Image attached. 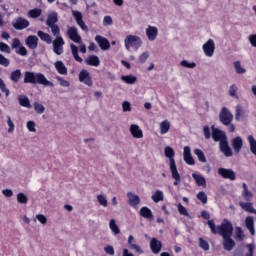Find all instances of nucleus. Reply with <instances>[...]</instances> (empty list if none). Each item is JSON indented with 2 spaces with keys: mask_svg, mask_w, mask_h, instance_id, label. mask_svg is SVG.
Masks as SVG:
<instances>
[{
  "mask_svg": "<svg viewBox=\"0 0 256 256\" xmlns=\"http://www.w3.org/2000/svg\"><path fill=\"white\" fill-rule=\"evenodd\" d=\"M122 109L124 113H127V111H131V103H129L128 101L123 102Z\"/></svg>",
  "mask_w": 256,
  "mask_h": 256,
  "instance_id": "obj_61",
  "label": "nucleus"
},
{
  "mask_svg": "<svg viewBox=\"0 0 256 256\" xmlns=\"http://www.w3.org/2000/svg\"><path fill=\"white\" fill-rule=\"evenodd\" d=\"M24 83H31L32 85H44L45 87H55L53 82L47 80L45 75L42 73H34L30 71H26L24 74Z\"/></svg>",
  "mask_w": 256,
  "mask_h": 256,
  "instance_id": "obj_4",
  "label": "nucleus"
},
{
  "mask_svg": "<svg viewBox=\"0 0 256 256\" xmlns=\"http://www.w3.org/2000/svg\"><path fill=\"white\" fill-rule=\"evenodd\" d=\"M95 41L99 45L102 51H109L111 49V43L109 40L101 35L95 36Z\"/></svg>",
  "mask_w": 256,
  "mask_h": 256,
  "instance_id": "obj_12",
  "label": "nucleus"
},
{
  "mask_svg": "<svg viewBox=\"0 0 256 256\" xmlns=\"http://www.w3.org/2000/svg\"><path fill=\"white\" fill-rule=\"evenodd\" d=\"M151 199L152 201H154V203H159L160 201H163L164 199L163 191L156 190V192L152 195Z\"/></svg>",
  "mask_w": 256,
  "mask_h": 256,
  "instance_id": "obj_36",
  "label": "nucleus"
},
{
  "mask_svg": "<svg viewBox=\"0 0 256 256\" xmlns=\"http://www.w3.org/2000/svg\"><path fill=\"white\" fill-rule=\"evenodd\" d=\"M183 159L187 165H195V159L193 158V155H191V147H184Z\"/></svg>",
  "mask_w": 256,
  "mask_h": 256,
  "instance_id": "obj_17",
  "label": "nucleus"
},
{
  "mask_svg": "<svg viewBox=\"0 0 256 256\" xmlns=\"http://www.w3.org/2000/svg\"><path fill=\"white\" fill-rule=\"evenodd\" d=\"M37 35L41 39V41H44V43H47V45H51V43H53V37H51V35H49V33L39 30L37 32Z\"/></svg>",
  "mask_w": 256,
  "mask_h": 256,
  "instance_id": "obj_26",
  "label": "nucleus"
},
{
  "mask_svg": "<svg viewBox=\"0 0 256 256\" xmlns=\"http://www.w3.org/2000/svg\"><path fill=\"white\" fill-rule=\"evenodd\" d=\"M109 227L114 235H119V233H121V230L119 229V226H117V222L115 221V219L110 220Z\"/></svg>",
  "mask_w": 256,
  "mask_h": 256,
  "instance_id": "obj_38",
  "label": "nucleus"
},
{
  "mask_svg": "<svg viewBox=\"0 0 256 256\" xmlns=\"http://www.w3.org/2000/svg\"><path fill=\"white\" fill-rule=\"evenodd\" d=\"M169 129H171V124L169 123V121L164 120L163 122H161L160 124L161 135H165L166 133H169Z\"/></svg>",
  "mask_w": 256,
  "mask_h": 256,
  "instance_id": "obj_33",
  "label": "nucleus"
},
{
  "mask_svg": "<svg viewBox=\"0 0 256 256\" xmlns=\"http://www.w3.org/2000/svg\"><path fill=\"white\" fill-rule=\"evenodd\" d=\"M57 21H59V19L57 18V13L50 14L46 20V25L48 27H51L53 25H56L55 23H57Z\"/></svg>",
  "mask_w": 256,
  "mask_h": 256,
  "instance_id": "obj_34",
  "label": "nucleus"
},
{
  "mask_svg": "<svg viewBox=\"0 0 256 256\" xmlns=\"http://www.w3.org/2000/svg\"><path fill=\"white\" fill-rule=\"evenodd\" d=\"M232 147L235 153H239L243 149V139L239 136L232 139Z\"/></svg>",
  "mask_w": 256,
  "mask_h": 256,
  "instance_id": "obj_23",
  "label": "nucleus"
},
{
  "mask_svg": "<svg viewBox=\"0 0 256 256\" xmlns=\"http://www.w3.org/2000/svg\"><path fill=\"white\" fill-rule=\"evenodd\" d=\"M150 249L154 255H159V253H161V249H163V242L157 238H151Z\"/></svg>",
  "mask_w": 256,
  "mask_h": 256,
  "instance_id": "obj_14",
  "label": "nucleus"
},
{
  "mask_svg": "<svg viewBox=\"0 0 256 256\" xmlns=\"http://www.w3.org/2000/svg\"><path fill=\"white\" fill-rule=\"evenodd\" d=\"M208 227L213 235H220L222 237V246L224 251H233L235 248V240H233V224L224 219L222 223L215 226V220H208Z\"/></svg>",
  "mask_w": 256,
  "mask_h": 256,
  "instance_id": "obj_1",
  "label": "nucleus"
},
{
  "mask_svg": "<svg viewBox=\"0 0 256 256\" xmlns=\"http://www.w3.org/2000/svg\"><path fill=\"white\" fill-rule=\"evenodd\" d=\"M11 48L16 49L17 55H21L22 57L27 56V48L21 44L19 38L12 39Z\"/></svg>",
  "mask_w": 256,
  "mask_h": 256,
  "instance_id": "obj_8",
  "label": "nucleus"
},
{
  "mask_svg": "<svg viewBox=\"0 0 256 256\" xmlns=\"http://www.w3.org/2000/svg\"><path fill=\"white\" fill-rule=\"evenodd\" d=\"M194 154L198 157V161H200V163H205L207 161V157H205L203 150L196 148L194 150Z\"/></svg>",
  "mask_w": 256,
  "mask_h": 256,
  "instance_id": "obj_35",
  "label": "nucleus"
},
{
  "mask_svg": "<svg viewBox=\"0 0 256 256\" xmlns=\"http://www.w3.org/2000/svg\"><path fill=\"white\" fill-rule=\"evenodd\" d=\"M67 35L71 41L74 43H81V35H79V31L75 26L68 27L67 29Z\"/></svg>",
  "mask_w": 256,
  "mask_h": 256,
  "instance_id": "obj_13",
  "label": "nucleus"
},
{
  "mask_svg": "<svg viewBox=\"0 0 256 256\" xmlns=\"http://www.w3.org/2000/svg\"><path fill=\"white\" fill-rule=\"evenodd\" d=\"M104 251L108 255H115V249L111 245H108V246L104 247Z\"/></svg>",
  "mask_w": 256,
  "mask_h": 256,
  "instance_id": "obj_60",
  "label": "nucleus"
},
{
  "mask_svg": "<svg viewBox=\"0 0 256 256\" xmlns=\"http://www.w3.org/2000/svg\"><path fill=\"white\" fill-rule=\"evenodd\" d=\"M249 42L253 47H256V34H252L249 36Z\"/></svg>",
  "mask_w": 256,
  "mask_h": 256,
  "instance_id": "obj_64",
  "label": "nucleus"
},
{
  "mask_svg": "<svg viewBox=\"0 0 256 256\" xmlns=\"http://www.w3.org/2000/svg\"><path fill=\"white\" fill-rule=\"evenodd\" d=\"M197 199L203 203V205H206L207 203V194L205 192L201 191L197 194Z\"/></svg>",
  "mask_w": 256,
  "mask_h": 256,
  "instance_id": "obj_53",
  "label": "nucleus"
},
{
  "mask_svg": "<svg viewBox=\"0 0 256 256\" xmlns=\"http://www.w3.org/2000/svg\"><path fill=\"white\" fill-rule=\"evenodd\" d=\"M76 23H77V25L80 26V28L82 29V31H85V32L89 31V28L87 27V25L85 24V22L83 21V19H82V20H78V22H76Z\"/></svg>",
  "mask_w": 256,
  "mask_h": 256,
  "instance_id": "obj_62",
  "label": "nucleus"
},
{
  "mask_svg": "<svg viewBox=\"0 0 256 256\" xmlns=\"http://www.w3.org/2000/svg\"><path fill=\"white\" fill-rule=\"evenodd\" d=\"M53 52L56 55H63V45H65V40H63L62 36H57L53 41Z\"/></svg>",
  "mask_w": 256,
  "mask_h": 256,
  "instance_id": "obj_7",
  "label": "nucleus"
},
{
  "mask_svg": "<svg viewBox=\"0 0 256 256\" xmlns=\"http://www.w3.org/2000/svg\"><path fill=\"white\" fill-rule=\"evenodd\" d=\"M180 65L182 67H186V69H195V67H197V64L195 62H188L187 60L181 61Z\"/></svg>",
  "mask_w": 256,
  "mask_h": 256,
  "instance_id": "obj_45",
  "label": "nucleus"
},
{
  "mask_svg": "<svg viewBox=\"0 0 256 256\" xmlns=\"http://www.w3.org/2000/svg\"><path fill=\"white\" fill-rule=\"evenodd\" d=\"M235 239L237 241H243V239H245V234L243 233V229L241 227H236Z\"/></svg>",
  "mask_w": 256,
  "mask_h": 256,
  "instance_id": "obj_41",
  "label": "nucleus"
},
{
  "mask_svg": "<svg viewBox=\"0 0 256 256\" xmlns=\"http://www.w3.org/2000/svg\"><path fill=\"white\" fill-rule=\"evenodd\" d=\"M28 49L35 50L39 46V38L35 35H30L25 39Z\"/></svg>",
  "mask_w": 256,
  "mask_h": 256,
  "instance_id": "obj_16",
  "label": "nucleus"
},
{
  "mask_svg": "<svg viewBox=\"0 0 256 256\" xmlns=\"http://www.w3.org/2000/svg\"><path fill=\"white\" fill-rule=\"evenodd\" d=\"M124 45L127 51H130L131 49H135V51H137L139 47L143 45V41L139 36L128 35L124 40Z\"/></svg>",
  "mask_w": 256,
  "mask_h": 256,
  "instance_id": "obj_5",
  "label": "nucleus"
},
{
  "mask_svg": "<svg viewBox=\"0 0 256 256\" xmlns=\"http://www.w3.org/2000/svg\"><path fill=\"white\" fill-rule=\"evenodd\" d=\"M202 49L206 57H213L215 53V42L213 39H209L206 43H204Z\"/></svg>",
  "mask_w": 256,
  "mask_h": 256,
  "instance_id": "obj_11",
  "label": "nucleus"
},
{
  "mask_svg": "<svg viewBox=\"0 0 256 256\" xmlns=\"http://www.w3.org/2000/svg\"><path fill=\"white\" fill-rule=\"evenodd\" d=\"M237 85L233 84L230 86L229 89V95L230 97H235V99H239V96H237Z\"/></svg>",
  "mask_w": 256,
  "mask_h": 256,
  "instance_id": "obj_49",
  "label": "nucleus"
},
{
  "mask_svg": "<svg viewBox=\"0 0 256 256\" xmlns=\"http://www.w3.org/2000/svg\"><path fill=\"white\" fill-rule=\"evenodd\" d=\"M50 29L54 37H61V29L59 28V25L54 24L50 26Z\"/></svg>",
  "mask_w": 256,
  "mask_h": 256,
  "instance_id": "obj_44",
  "label": "nucleus"
},
{
  "mask_svg": "<svg viewBox=\"0 0 256 256\" xmlns=\"http://www.w3.org/2000/svg\"><path fill=\"white\" fill-rule=\"evenodd\" d=\"M192 177L198 187H207V180L200 174L193 173Z\"/></svg>",
  "mask_w": 256,
  "mask_h": 256,
  "instance_id": "obj_25",
  "label": "nucleus"
},
{
  "mask_svg": "<svg viewBox=\"0 0 256 256\" xmlns=\"http://www.w3.org/2000/svg\"><path fill=\"white\" fill-rule=\"evenodd\" d=\"M248 253L245 256H253V251H255V246L253 244H247Z\"/></svg>",
  "mask_w": 256,
  "mask_h": 256,
  "instance_id": "obj_63",
  "label": "nucleus"
},
{
  "mask_svg": "<svg viewBox=\"0 0 256 256\" xmlns=\"http://www.w3.org/2000/svg\"><path fill=\"white\" fill-rule=\"evenodd\" d=\"M97 201L102 207H107L108 205L107 198L103 194L97 196Z\"/></svg>",
  "mask_w": 256,
  "mask_h": 256,
  "instance_id": "obj_47",
  "label": "nucleus"
},
{
  "mask_svg": "<svg viewBox=\"0 0 256 256\" xmlns=\"http://www.w3.org/2000/svg\"><path fill=\"white\" fill-rule=\"evenodd\" d=\"M41 9L39 8H35V9H32L28 12V15L29 17H31L32 19H37V17H41Z\"/></svg>",
  "mask_w": 256,
  "mask_h": 256,
  "instance_id": "obj_42",
  "label": "nucleus"
},
{
  "mask_svg": "<svg viewBox=\"0 0 256 256\" xmlns=\"http://www.w3.org/2000/svg\"><path fill=\"white\" fill-rule=\"evenodd\" d=\"M17 201L22 205H26V203L29 202V198H27V195H25L23 192H20L17 194Z\"/></svg>",
  "mask_w": 256,
  "mask_h": 256,
  "instance_id": "obj_40",
  "label": "nucleus"
},
{
  "mask_svg": "<svg viewBox=\"0 0 256 256\" xmlns=\"http://www.w3.org/2000/svg\"><path fill=\"white\" fill-rule=\"evenodd\" d=\"M149 59V52H144L139 56V63H145Z\"/></svg>",
  "mask_w": 256,
  "mask_h": 256,
  "instance_id": "obj_57",
  "label": "nucleus"
},
{
  "mask_svg": "<svg viewBox=\"0 0 256 256\" xmlns=\"http://www.w3.org/2000/svg\"><path fill=\"white\" fill-rule=\"evenodd\" d=\"M0 51L2 53H11V47H9L5 42H0Z\"/></svg>",
  "mask_w": 256,
  "mask_h": 256,
  "instance_id": "obj_54",
  "label": "nucleus"
},
{
  "mask_svg": "<svg viewBox=\"0 0 256 256\" xmlns=\"http://www.w3.org/2000/svg\"><path fill=\"white\" fill-rule=\"evenodd\" d=\"M56 79H57V81H59L61 87H69V85H70L69 81L63 79V77L57 76Z\"/></svg>",
  "mask_w": 256,
  "mask_h": 256,
  "instance_id": "obj_56",
  "label": "nucleus"
},
{
  "mask_svg": "<svg viewBox=\"0 0 256 256\" xmlns=\"http://www.w3.org/2000/svg\"><path fill=\"white\" fill-rule=\"evenodd\" d=\"M70 49L72 51V55H73L75 61H77L78 63H83V58H81V56H79V48L77 46H75V44H71Z\"/></svg>",
  "mask_w": 256,
  "mask_h": 256,
  "instance_id": "obj_31",
  "label": "nucleus"
},
{
  "mask_svg": "<svg viewBox=\"0 0 256 256\" xmlns=\"http://www.w3.org/2000/svg\"><path fill=\"white\" fill-rule=\"evenodd\" d=\"M19 104L21 107L31 108V102H29V98L27 96H22L18 98Z\"/></svg>",
  "mask_w": 256,
  "mask_h": 256,
  "instance_id": "obj_39",
  "label": "nucleus"
},
{
  "mask_svg": "<svg viewBox=\"0 0 256 256\" xmlns=\"http://www.w3.org/2000/svg\"><path fill=\"white\" fill-rule=\"evenodd\" d=\"M54 67L59 75H67V67L63 63V61H56L54 63Z\"/></svg>",
  "mask_w": 256,
  "mask_h": 256,
  "instance_id": "obj_27",
  "label": "nucleus"
},
{
  "mask_svg": "<svg viewBox=\"0 0 256 256\" xmlns=\"http://www.w3.org/2000/svg\"><path fill=\"white\" fill-rule=\"evenodd\" d=\"M79 82L84 83L87 87H93V78H91V74L87 70L80 71Z\"/></svg>",
  "mask_w": 256,
  "mask_h": 256,
  "instance_id": "obj_10",
  "label": "nucleus"
},
{
  "mask_svg": "<svg viewBox=\"0 0 256 256\" xmlns=\"http://www.w3.org/2000/svg\"><path fill=\"white\" fill-rule=\"evenodd\" d=\"M27 129H28V131H30L31 133H35V131H37V130L35 129V122H33V121H28V122H27Z\"/></svg>",
  "mask_w": 256,
  "mask_h": 256,
  "instance_id": "obj_58",
  "label": "nucleus"
},
{
  "mask_svg": "<svg viewBox=\"0 0 256 256\" xmlns=\"http://www.w3.org/2000/svg\"><path fill=\"white\" fill-rule=\"evenodd\" d=\"M121 79L124 83H127V85H134V83H137V77L133 75L122 76Z\"/></svg>",
  "mask_w": 256,
  "mask_h": 256,
  "instance_id": "obj_37",
  "label": "nucleus"
},
{
  "mask_svg": "<svg viewBox=\"0 0 256 256\" xmlns=\"http://www.w3.org/2000/svg\"><path fill=\"white\" fill-rule=\"evenodd\" d=\"M218 175H220L222 179H229L230 181H235V179H237V174H235L233 169L218 168Z\"/></svg>",
  "mask_w": 256,
  "mask_h": 256,
  "instance_id": "obj_9",
  "label": "nucleus"
},
{
  "mask_svg": "<svg viewBox=\"0 0 256 256\" xmlns=\"http://www.w3.org/2000/svg\"><path fill=\"white\" fill-rule=\"evenodd\" d=\"M164 155L169 159V167L170 171L172 173V178L175 180L174 185L177 186L179 183H181V175L179 174V171L177 170V164L175 163V150L171 148V146H167L164 149Z\"/></svg>",
  "mask_w": 256,
  "mask_h": 256,
  "instance_id": "obj_3",
  "label": "nucleus"
},
{
  "mask_svg": "<svg viewBox=\"0 0 256 256\" xmlns=\"http://www.w3.org/2000/svg\"><path fill=\"white\" fill-rule=\"evenodd\" d=\"M140 215L141 217H144V219H149L150 221H153V212L147 206H144L140 209Z\"/></svg>",
  "mask_w": 256,
  "mask_h": 256,
  "instance_id": "obj_28",
  "label": "nucleus"
},
{
  "mask_svg": "<svg viewBox=\"0 0 256 256\" xmlns=\"http://www.w3.org/2000/svg\"><path fill=\"white\" fill-rule=\"evenodd\" d=\"M128 245L130 249H133L134 251H136V253H143V249H141V246L135 243V237H133V235H130L128 237Z\"/></svg>",
  "mask_w": 256,
  "mask_h": 256,
  "instance_id": "obj_24",
  "label": "nucleus"
},
{
  "mask_svg": "<svg viewBox=\"0 0 256 256\" xmlns=\"http://www.w3.org/2000/svg\"><path fill=\"white\" fill-rule=\"evenodd\" d=\"M14 29L17 31H23V29H27L29 27V20L25 18L18 17L13 23H12Z\"/></svg>",
  "mask_w": 256,
  "mask_h": 256,
  "instance_id": "obj_15",
  "label": "nucleus"
},
{
  "mask_svg": "<svg viewBox=\"0 0 256 256\" xmlns=\"http://www.w3.org/2000/svg\"><path fill=\"white\" fill-rule=\"evenodd\" d=\"M0 65L3 67H9L11 65V61L3 56V54H0Z\"/></svg>",
  "mask_w": 256,
  "mask_h": 256,
  "instance_id": "obj_55",
  "label": "nucleus"
},
{
  "mask_svg": "<svg viewBox=\"0 0 256 256\" xmlns=\"http://www.w3.org/2000/svg\"><path fill=\"white\" fill-rule=\"evenodd\" d=\"M130 133L134 137V139H142L143 137V130L139 128V125L137 124H132L130 126Z\"/></svg>",
  "mask_w": 256,
  "mask_h": 256,
  "instance_id": "obj_21",
  "label": "nucleus"
},
{
  "mask_svg": "<svg viewBox=\"0 0 256 256\" xmlns=\"http://www.w3.org/2000/svg\"><path fill=\"white\" fill-rule=\"evenodd\" d=\"M0 89L2 93H5L6 97H9V89H7V86L5 85V81H3L2 78H0Z\"/></svg>",
  "mask_w": 256,
  "mask_h": 256,
  "instance_id": "obj_51",
  "label": "nucleus"
},
{
  "mask_svg": "<svg viewBox=\"0 0 256 256\" xmlns=\"http://www.w3.org/2000/svg\"><path fill=\"white\" fill-rule=\"evenodd\" d=\"M84 61L90 67H99L101 65V60H99V56L97 55H90Z\"/></svg>",
  "mask_w": 256,
  "mask_h": 256,
  "instance_id": "obj_18",
  "label": "nucleus"
},
{
  "mask_svg": "<svg viewBox=\"0 0 256 256\" xmlns=\"http://www.w3.org/2000/svg\"><path fill=\"white\" fill-rule=\"evenodd\" d=\"M212 139L216 142L219 141V149L221 153H223L224 157H233V150L229 146L227 136L223 131L215 128V126H212Z\"/></svg>",
  "mask_w": 256,
  "mask_h": 256,
  "instance_id": "obj_2",
  "label": "nucleus"
},
{
  "mask_svg": "<svg viewBox=\"0 0 256 256\" xmlns=\"http://www.w3.org/2000/svg\"><path fill=\"white\" fill-rule=\"evenodd\" d=\"M146 35L149 41H155V39H157V35H159V30L155 26H148L146 29Z\"/></svg>",
  "mask_w": 256,
  "mask_h": 256,
  "instance_id": "obj_19",
  "label": "nucleus"
},
{
  "mask_svg": "<svg viewBox=\"0 0 256 256\" xmlns=\"http://www.w3.org/2000/svg\"><path fill=\"white\" fill-rule=\"evenodd\" d=\"M7 125H8V133H13L15 131V123L11 120V116H7Z\"/></svg>",
  "mask_w": 256,
  "mask_h": 256,
  "instance_id": "obj_52",
  "label": "nucleus"
},
{
  "mask_svg": "<svg viewBox=\"0 0 256 256\" xmlns=\"http://www.w3.org/2000/svg\"><path fill=\"white\" fill-rule=\"evenodd\" d=\"M177 207L180 215H184V217H189V212L187 211V208L183 206V204L179 203Z\"/></svg>",
  "mask_w": 256,
  "mask_h": 256,
  "instance_id": "obj_50",
  "label": "nucleus"
},
{
  "mask_svg": "<svg viewBox=\"0 0 256 256\" xmlns=\"http://www.w3.org/2000/svg\"><path fill=\"white\" fill-rule=\"evenodd\" d=\"M239 206L247 213L256 214V210L253 207V203H251V202H239Z\"/></svg>",
  "mask_w": 256,
  "mask_h": 256,
  "instance_id": "obj_30",
  "label": "nucleus"
},
{
  "mask_svg": "<svg viewBox=\"0 0 256 256\" xmlns=\"http://www.w3.org/2000/svg\"><path fill=\"white\" fill-rule=\"evenodd\" d=\"M245 226L251 235H255V221L253 220V217L247 216L245 218Z\"/></svg>",
  "mask_w": 256,
  "mask_h": 256,
  "instance_id": "obj_22",
  "label": "nucleus"
},
{
  "mask_svg": "<svg viewBox=\"0 0 256 256\" xmlns=\"http://www.w3.org/2000/svg\"><path fill=\"white\" fill-rule=\"evenodd\" d=\"M34 109H35L36 113H39L40 115H41V113H45V106H43V104H41L39 102L34 103Z\"/></svg>",
  "mask_w": 256,
  "mask_h": 256,
  "instance_id": "obj_48",
  "label": "nucleus"
},
{
  "mask_svg": "<svg viewBox=\"0 0 256 256\" xmlns=\"http://www.w3.org/2000/svg\"><path fill=\"white\" fill-rule=\"evenodd\" d=\"M199 247L203 249V251H209V242L203 238H199Z\"/></svg>",
  "mask_w": 256,
  "mask_h": 256,
  "instance_id": "obj_46",
  "label": "nucleus"
},
{
  "mask_svg": "<svg viewBox=\"0 0 256 256\" xmlns=\"http://www.w3.org/2000/svg\"><path fill=\"white\" fill-rule=\"evenodd\" d=\"M127 197H128V203H129L130 207H137V205H139V203H141V198H139V196H137V194L128 192Z\"/></svg>",
  "mask_w": 256,
  "mask_h": 256,
  "instance_id": "obj_20",
  "label": "nucleus"
},
{
  "mask_svg": "<svg viewBox=\"0 0 256 256\" xmlns=\"http://www.w3.org/2000/svg\"><path fill=\"white\" fill-rule=\"evenodd\" d=\"M234 69L236 70V73H238V75H243V73L246 72L245 68L241 67L240 61L234 62Z\"/></svg>",
  "mask_w": 256,
  "mask_h": 256,
  "instance_id": "obj_43",
  "label": "nucleus"
},
{
  "mask_svg": "<svg viewBox=\"0 0 256 256\" xmlns=\"http://www.w3.org/2000/svg\"><path fill=\"white\" fill-rule=\"evenodd\" d=\"M219 120L222 125H225L226 127H229L233 121V114L227 109L226 107H223L219 114Z\"/></svg>",
  "mask_w": 256,
  "mask_h": 256,
  "instance_id": "obj_6",
  "label": "nucleus"
},
{
  "mask_svg": "<svg viewBox=\"0 0 256 256\" xmlns=\"http://www.w3.org/2000/svg\"><path fill=\"white\" fill-rule=\"evenodd\" d=\"M242 187V197L245 199V201H251V199H253V192L249 191V187L246 183H242Z\"/></svg>",
  "mask_w": 256,
  "mask_h": 256,
  "instance_id": "obj_29",
  "label": "nucleus"
},
{
  "mask_svg": "<svg viewBox=\"0 0 256 256\" xmlns=\"http://www.w3.org/2000/svg\"><path fill=\"white\" fill-rule=\"evenodd\" d=\"M36 219L42 224L45 225L47 223V217L43 214L36 215Z\"/></svg>",
  "mask_w": 256,
  "mask_h": 256,
  "instance_id": "obj_59",
  "label": "nucleus"
},
{
  "mask_svg": "<svg viewBox=\"0 0 256 256\" xmlns=\"http://www.w3.org/2000/svg\"><path fill=\"white\" fill-rule=\"evenodd\" d=\"M21 75H22L21 70L16 69V70L11 72L10 79L13 83H19V80L21 79Z\"/></svg>",
  "mask_w": 256,
  "mask_h": 256,
  "instance_id": "obj_32",
  "label": "nucleus"
}]
</instances>
